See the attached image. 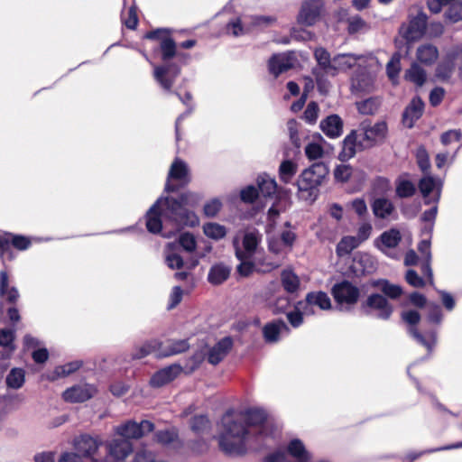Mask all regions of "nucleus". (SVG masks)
Listing matches in <instances>:
<instances>
[{"label":"nucleus","instance_id":"nucleus-23","mask_svg":"<svg viewBox=\"0 0 462 462\" xmlns=\"http://www.w3.org/2000/svg\"><path fill=\"white\" fill-rule=\"evenodd\" d=\"M107 453L116 460H124L132 451L133 445L128 439H113L106 444Z\"/></svg>","mask_w":462,"mask_h":462},{"label":"nucleus","instance_id":"nucleus-44","mask_svg":"<svg viewBox=\"0 0 462 462\" xmlns=\"http://www.w3.org/2000/svg\"><path fill=\"white\" fill-rule=\"evenodd\" d=\"M405 77L419 87H421L426 81L425 70L416 63H413L406 71Z\"/></svg>","mask_w":462,"mask_h":462},{"label":"nucleus","instance_id":"nucleus-58","mask_svg":"<svg viewBox=\"0 0 462 462\" xmlns=\"http://www.w3.org/2000/svg\"><path fill=\"white\" fill-rule=\"evenodd\" d=\"M405 281L414 288H423L426 285L425 281L413 269H409L405 273Z\"/></svg>","mask_w":462,"mask_h":462},{"label":"nucleus","instance_id":"nucleus-59","mask_svg":"<svg viewBox=\"0 0 462 462\" xmlns=\"http://www.w3.org/2000/svg\"><path fill=\"white\" fill-rule=\"evenodd\" d=\"M324 151L320 144L317 143H310L305 147V154L310 161L319 159L323 156Z\"/></svg>","mask_w":462,"mask_h":462},{"label":"nucleus","instance_id":"nucleus-28","mask_svg":"<svg viewBox=\"0 0 462 462\" xmlns=\"http://www.w3.org/2000/svg\"><path fill=\"white\" fill-rule=\"evenodd\" d=\"M371 208L375 217L385 219L395 210L393 203L384 197L374 199L371 203Z\"/></svg>","mask_w":462,"mask_h":462},{"label":"nucleus","instance_id":"nucleus-36","mask_svg":"<svg viewBox=\"0 0 462 462\" xmlns=\"http://www.w3.org/2000/svg\"><path fill=\"white\" fill-rule=\"evenodd\" d=\"M25 383V371L23 368L14 367L10 370L5 378L7 388L18 390Z\"/></svg>","mask_w":462,"mask_h":462},{"label":"nucleus","instance_id":"nucleus-16","mask_svg":"<svg viewBox=\"0 0 462 462\" xmlns=\"http://www.w3.org/2000/svg\"><path fill=\"white\" fill-rule=\"evenodd\" d=\"M233 347V339L231 337H225L210 347L207 353V361L217 365L222 362Z\"/></svg>","mask_w":462,"mask_h":462},{"label":"nucleus","instance_id":"nucleus-15","mask_svg":"<svg viewBox=\"0 0 462 462\" xmlns=\"http://www.w3.org/2000/svg\"><path fill=\"white\" fill-rule=\"evenodd\" d=\"M322 6V0H306L298 15V23L306 26L315 24L319 18Z\"/></svg>","mask_w":462,"mask_h":462},{"label":"nucleus","instance_id":"nucleus-34","mask_svg":"<svg viewBox=\"0 0 462 462\" xmlns=\"http://www.w3.org/2000/svg\"><path fill=\"white\" fill-rule=\"evenodd\" d=\"M162 346L163 343L158 339L148 340L135 348V351L132 354V357L133 359H142L152 353L156 352L158 354Z\"/></svg>","mask_w":462,"mask_h":462},{"label":"nucleus","instance_id":"nucleus-31","mask_svg":"<svg viewBox=\"0 0 462 462\" xmlns=\"http://www.w3.org/2000/svg\"><path fill=\"white\" fill-rule=\"evenodd\" d=\"M230 268L223 263L211 266L208 274V281L213 285H219L226 282L230 275Z\"/></svg>","mask_w":462,"mask_h":462},{"label":"nucleus","instance_id":"nucleus-55","mask_svg":"<svg viewBox=\"0 0 462 462\" xmlns=\"http://www.w3.org/2000/svg\"><path fill=\"white\" fill-rule=\"evenodd\" d=\"M154 436L156 441L162 445L171 444L174 442L178 438L177 432L172 430H158Z\"/></svg>","mask_w":462,"mask_h":462},{"label":"nucleus","instance_id":"nucleus-50","mask_svg":"<svg viewBox=\"0 0 462 462\" xmlns=\"http://www.w3.org/2000/svg\"><path fill=\"white\" fill-rule=\"evenodd\" d=\"M353 174V168L348 164L337 165L334 170V178L337 181L347 182Z\"/></svg>","mask_w":462,"mask_h":462},{"label":"nucleus","instance_id":"nucleus-54","mask_svg":"<svg viewBox=\"0 0 462 462\" xmlns=\"http://www.w3.org/2000/svg\"><path fill=\"white\" fill-rule=\"evenodd\" d=\"M179 244L185 251L189 253L195 251L197 246L195 236L189 232L180 234L179 237Z\"/></svg>","mask_w":462,"mask_h":462},{"label":"nucleus","instance_id":"nucleus-4","mask_svg":"<svg viewBox=\"0 0 462 462\" xmlns=\"http://www.w3.org/2000/svg\"><path fill=\"white\" fill-rule=\"evenodd\" d=\"M372 286L379 288L383 294L372 293L360 305L363 313L369 315L372 311H376V316L380 319L387 320L393 312V305L388 301L398 300L403 293L402 286L391 283L386 279H378L372 282Z\"/></svg>","mask_w":462,"mask_h":462},{"label":"nucleus","instance_id":"nucleus-5","mask_svg":"<svg viewBox=\"0 0 462 462\" xmlns=\"http://www.w3.org/2000/svg\"><path fill=\"white\" fill-rule=\"evenodd\" d=\"M329 171L325 162H315L302 171L296 180L298 197L308 202H314L319 195V187Z\"/></svg>","mask_w":462,"mask_h":462},{"label":"nucleus","instance_id":"nucleus-26","mask_svg":"<svg viewBox=\"0 0 462 462\" xmlns=\"http://www.w3.org/2000/svg\"><path fill=\"white\" fill-rule=\"evenodd\" d=\"M402 240L401 233L396 228H391L388 231L383 232L378 238L375 239L374 245L375 246L381 250L383 251V248H395L398 246Z\"/></svg>","mask_w":462,"mask_h":462},{"label":"nucleus","instance_id":"nucleus-42","mask_svg":"<svg viewBox=\"0 0 462 462\" xmlns=\"http://www.w3.org/2000/svg\"><path fill=\"white\" fill-rule=\"evenodd\" d=\"M203 233L206 236L213 240H220L226 236V227L216 222H208L203 226Z\"/></svg>","mask_w":462,"mask_h":462},{"label":"nucleus","instance_id":"nucleus-7","mask_svg":"<svg viewBox=\"0 0 462 462\" xmlns=\"http://www.w3.org/2000/svg\"><path fill=\"white\" fill-rule=\"evenodd\" d=\"M356 131L359 140V151H365L384 142L388 134V125L385 121L377 122L374 125L364 121Z\"/></svg>","mask_w":462,"mask_h":462},{"label":"nucleus","instance_id":"nucleus-3","mask_svg":"<svg viewBox=\"0 0 462 462\" xmlns=\"http://www.w3.org/2000/svg\"><path fill=\"white\" fill-rule=\"evenodd\" d=\"M171 34L172 31L168 28H157L144 34V39L157 42V46L153 48V54L161 60L162 64L153 66L152 77L166 93L172 92L182 66L188 64L190 60L189 53L177 50V43Z\"/></svg>","mask_w":462,"mask_h":462},{"label":"nucleus","instance_id":"nucleus-53","mask_svg":"<svg viewBox=\"0 0 462 462\" xmlns=\"http://www.w3.org/2000/svg\"><path fill=\"white\" fill-rule=\"evenodd\" d=\"M122 19H123L124 25L127 29H130V30L136 29L138 23H139V18H138V14H137V6L135 5H131L127 11L126 17H123Z\"/></svg>","mask_w":462,"mask_h":462},{"label":"nucleus","instance_id":"nucleus-2","mask_svg":"<svg viewBox=\"0 0 462 462\" xmlns=\"http://www.w3.org/2000/svg\"><path fill=\"white\" fill-rule=\"evenodd\" d=\"M268 413L257 407L247 408L236 413L232 409L221 418V430L217 437L219 449L228 457H243L247 451V440L271 435L268 430Z\"/></svg>","mask_w":462,"mask_h":462},{"label":"nucleus","instance_id":"nucleus-33","mask_svg":"<svg viewBox=\"0 0 462 462\" xmlns=\"http://www.w3.org/2000/svg\"><path fill=\"white\" fill-rule=\"evenodd\" d=\"M256 183L259 195L261 194L263 198H273L276 194L277 183L270 176L266 174L259 175Z\"/></svg>","mask_w":462,"mask_h":462},{"label":"nucleus","instance_id":"nucleus-11","mask_svg":"<svg viewBox=\"0 0 462 462\" xmlns=\"http://www.w3.org/2000/svg\"><path fill=\"white\" fill-rule=\"evenodd\" d=\"M331 295L338 305L353 306L356 304L360 297V290L348 280H342L335 283L331 288Z\"/></svg>","mask_w":462,"mask_h":462},{"label":"nucleus","instance_id":"nucleus-20","mask_svg":"<svg viewBox=\"0 0 462 462\" xmlns=\"http://www.w3.org/2000/svg\"><path fill=\"white\" fill-rule=\"evenodd\" d=\"M75 448L79 453L80 457H90L92 461L98 462V459L94 457L99 443L97 439L89 435H81L75 440Z\"/></svg>","mask_w":462,"mask_h":462},{"label":"nucleus","instance_id":"nucleus-27","mask_svg":"<svg viewBox=\"0 0 462 462\" xmlns=\"http://www.w3.org/2000/svg\"><path fill=\"white\" fill-rule=\"evenodd\" d=\"M282 329L289 330V328L282 319H276L266 323L263 328V336L266 343H275L280 339Z\"/></svg>","mask_w":462,"mask_h":462},{"label":"nucleus","instance_id":"nucleus-32","mask_svg":"<svg viewBox=\"0 0 462 462\" xmlns=\"http://www.w3.org/2000/svg\"><path fill=\"white\" fill-rule=\"evenodd\" d=\"M439 57V51L436 46L427 43L420 45L416 51L417 60L425 65L433 64Z\"/></svg>","mask_w":462,"mask_h":462},{"label":"nucleus","instance_id":"nucleus-1","mask_svg":"<svg viewBox=\"0 0 462 462\" xmlns=\"http://www.w3.org/2000/svg\"><path fill=\"white\" fill-rule=\"evenodd\" d=\"M200 199L199 194L189 190L181 192L177 198H159L144 216L147 231L170 238L185 227L199 226V217L189 208L197 207Z\"/></svg>","mask_w":462,"mask_h":462},{"label":"nucleus","instance_id":"nucleus-47","mask_svg":"<svg viewBox=\"0 0 462 462\" xmlns=\"http://www.w3.org/2000/svg\"><path fill=\"white\" fill-rule=\"evenodd\" d=\"M445 19L451 23L462 21V1H456L450 4L445 12Z\"/></svg>","mask_w":462,"mask_h":462},{"label":"nucleus","instance_id":"nucleus-30","mask_svg":"<svg viewBox=\"0 0 462 462\" xmlns=\"http://www.w3.org/2000/svg\"><path fill=\"white\" fill-rule=\"evenodd\" d=\"M189 348L188 339H169L167 340V346L161 347V351L157 354V357H167L178 355L187 351Z\"/></svg>","mask_w":462,"mask_h":462},{"label":"nucleus","instance_id":"nucleus-52","mask_svg":"<svg viewBox=\"0 0 462 462\" xmlns=\"http://www.w3.org/2000/svg\"><path fill=\"white\" fill-rule=\"evenodd\" d=\"M82 366L81 361H73L55 368L54 373L59 377H64L76 372Z\"/></svg>","mask_w":462,"mask_h":462},{"label":"nucleus","instance_id":"nucleus-62","mask_svg":"<svg viewBox=\"0 0 462 462\" xmlns=\"http://www.w3.org/2000/svg\"><path fill=\"white\" fill-rule=\"evenodd\" d=\"M418 186L422 196L428 197L434 189V179L431 176L423 177L420 180Z\"/></svg>","mask_w":462,"mask_h":462},{"label":"nucleus","instance_id":"nucleus-22","mask_svg":"<svg viewBox=\"0 0 462 462\" xmlns=\"http://www.w3.org/2000/svg\"><path fill=\"white\" fill-rule=\"evenodd\" d=\"M356 151H359V140L357 131L352 130L342 142V150L338 154V160L346 162L353 158Z\"/></svg>","mask_w":462,"mask_h":462},{"label":"nucleus","instance_id":"nucleus-21","mask_svg":"<svg viewBox=\"0 0 462 462\" xmlns=\"http://www.w3.org/2000/svg\"><path fill=\"white\" fill-rule=\"evenodd\" d=\"M314 58L317 61V66L312 69L320 71H328L331 77H336L338 74L337 67L332 63L330 53L323 47L316 48L314 51Z\"/></svg>","mask_w":462,"mask_h":462},{"label":"nucleus","instance_id":"nucleus-25","mask_svg":"<svg viewBox=\"0 0 462 462\" xmlns=\"http://www.w3.org/2000/svg\"><path fill=\"white\" fill-rule=\"evenodd\" d=\"M320 129L329 138L339 137L343 133V120L336 114L330 115L320 122Z\"/></svg>","mask_w":462,"mask_h":462},{"label":"nucleus","instance_id":"nucleus-49","mask_svg":"<svg viewBox=\"0 0 462 462\" xmlns=\"http://www.w3.org/2000/svg\"><path fill=\"white\" fill-rule=\"evenodd\" d=\"M259 196V190L254 185H248L240 191V199L245 204L254 203Z\"/></svg>","mask_w":462,"mask_h":462},{"label":"nucleus","instance_id":"nucleus-41","mask_svg":"<svg viewBox=\"0 0 462 462\" xmlns=\"http://www.w3.org/2000/svg\"><path fill=\"white\" fill-rule=\"evenodd\" d=\"M282 285L288 293H294L300 288V279L292 271L284 270L281 274Z\"/></svg>","mask_w":462,"mask_h":462},{"label":"nucleus","instance_id":"nucleus-13","mask_svg":"<svg viewBox=\"0 0 462 462\" xmlns=\"http://www.w3.org/2000/svg\"><path fill=\"white\" fill-rule=\"evenodd\" d=\"M261 242V237L256 232H247L243 237V247L241 250L237 239L233 242L235 247V254L238 260L250 259L255 254L257 246Z\"/></svg>","mask_w":462,"mask_h":462},{"label":"nucleus","instance_id":"nucleus-40","mask_svg":"<svg viewBox=\"0 0 462 462\" xmlns=\"http://www.w3.org/2000/svg\"><path fill=\"white\" fill-rule=\"evenodd\" d=\"M360 245L358 241L353 236H343L337 243L336 253L339 257L346 256Z\"/></svg>","mask_w":462,"mask_h":462},{"label":"nucleus","instance_id":"nucleus-17","mask_svg":"<svg viewBox=\"0 0 462 462\" xmlns=\"http://www.w3.org/2000/svg\"><path fill=\"white\" fill-rule=\"evenodd\" d=\"M181 372L182 367L180 365H171L155 372L150 379V384L152 387H162L176 379Z\"/></svg>","mask_w":462,"mask_h":462},{"label":"nucleus","instance_id":"nucleus-56","mask_svg":"<svg viewBox=\"0 0 462 462\" xmlns=\"http://www.w3.org/2000/svg\"><path fill=\"white\" fill-rule=\"evenodd\" d=\"M319 105L315 101L310 102L304 111V120L310 124H315L319 116Z\"/></svg>","mask_w":462,"mask_h":462},{"label":"nucleus","instance_id":"nucleus-60","mask_svg":"<svg viewBox=\"0 0 462 462\" xmlns=\"http://www.w3.org/2000/svg\"><path fill=\"white\" fill-rule=\"evenodd\" d=\"M165 262L167 266L171 269H181L184 267L183 258L177 253H169L166 254Z\"/></svg>","mask_w":462,"mask_h":462},{"label":"nucleus","instance_id":"nucleus-14","mask_svg":"<svg viewBox=\"0 0 462 462\" xmlns=\"http://www.w3.org/2000/svg\"><path fill=\"white\" fill-rule=\"evenodd\" d=\"M427 25L428 16L423 11H420L415 16L410 18L409 25L402 36L408 42L418 41L425 34Z\"/></svg>","mask_w":462,"mask_h":462},{"label":"nucleus","instance_id":"nucleus-24","mask_svg":"<svg viewBox=\"0 0 462 462\" xmlns=\"http://www.w3.org/2000/svg\"><path fill=\"white\" fill-rule=\"evenodd\" d=\"M293 68L292 59L289 55L273 54L268 61L269 72L278 78Z\"/></svg>","mask_w":462,"mask_h":462},{"label":"nucleus","instance_id":"nucleus-37","mask_svg":"<svg viewBox=\"0 0 462 462\" xmlns=\"http://www.w3.org/2000/svg\"><path fill=\"white\" fill-rule=\"evenodd\" d=\"M416 193L415 184L409 180L398 178L395 181V194L399 199L411 198Z\"/></svg>","mask_w":462,"mask_h":462},{"label":"nucleus","instance_id":"nucleus-19","mask_svg":"<svg viewBox=\"0 0 462 462\" xmlns=\"http://www.w3.org/2000/svg\"><path fill=\"white\" fill-rule=\"evenodd\" d=\"M94 392V388L88 384L74 385L67 389L62 393V397L68 402H83L89 400L93 396Z\"/></svg>","mask_w":462,"mask_h":462},{"label":"nucleus","instance_id":"nucleus-8","mask_svg":"<svg viewBox=\"0 0 462 462\" xmlns=\"http://www.w3.org/2000/svg\"><path fill=\"white\" fill-rule=\"evenodd\" d=\"M32 246V240L29 236L4 232L0 234V261L4 265L6 262H12L16 254L14 249L17 251H25Z\"/></svg>","mask_w":462,"mask_h":462},{"label":"nucleus","instance_id":"nucleus-35","mask_svg":"<svg viewBox=\"0 0 462 462\" xmlns=\"http://www.w3.org/2000/svg\"><path fill=\"white\" fill-rule=\"evenodd\" d=\"M305 300L307 304L318 306L324 310L331 309V300L328 294L322 291L309 292L306 295Z\"/></svg>","mask_w":462,"mask_h":462},{"label":"nucleus","instance_id":"nucleus-12","mask_svg":"<svg viewBox=\"0 0 462 462\" xmlns=\"http://www.w3.org/2000/svg\"><path fill=\"white\" fill-rule=\"evenodd\" d=\"M154 424L147 420H143L140 423L134 420H128L117 427L116 432L125 439H138L144 435L153 431Z\"/></svg>","mask_w":462,"mask_h":462},{"label":"nucleus","instance_id":"nucleus-43","mask_svg":"<svg viewBox=\"0 0 462 462\" xmlns=\"http://www.w3.org/2000/svg\"><path fill=\"white\" fill-rule=\"evenodd\" d=\"M359 57L352 53H342L334 56L333 62L339 69H348L353 68Z\"/></svg>","mask_w":462,"mask_h":462},{"label":"nucleus","instance_id":"nucleus-38","mask_svg":"<svg viewBox=\"0 0 462 462\" xmlns=\"http://www.w3.org/2000/svg\"><path fill=\"white\" fill-rule=\"evenodd\" d=\"M381 104H382V102L379 97H368L365 100L356 102V106L357 111L360 114L365 115V116H372V115H374L378 111Z\"/></svg>","mask_w":462,"mask_h":462},{"label":"nucleus","instance_id":"nucleus-18","mask_svg":"<svg viewBox=\"0 0 462 462\" xmlns=\"http://www.w3.org/2000/svg\"><path fill=\"white\" fill-rule=\"evenodd\" d=\"M423 111L424 103L421 98L420 97H413L402 113V124L408 128H412L416 121L422 116Z\"/></svg>","mask_w":462,"mask_h":462},{"label":"nucleus","instance_id":"nucleus-39","mask_svg":"<svg viewBox=\"0 0 462 462\" xmlns=\"http://www.w3.org/2000/svg\"><path fill=\"white\" fill-rule=\"evenodd\" d=\"M298 170V165L291 160H284L279 167V178L282 182L288 184L291 181Z\"/></svg>","mask_w":462,"mask_h":462},{"label":"nucleus","instance_id":"nucleus-51","mask_svg":"<svg viewBox=\"0 0 462 462\" xmlns=\"http://www.w3.org/2000/svg\"><path fill=\"white\" fill-rule=\"evenodd\" d=\"M416 161H417L418 167L420 169V171L423 173L429 172V171L430 169V162L429 153H428L427 150L425 149V147L420 146L417 150Z\"/></svg>","mask_w":462,"mask_h":462},{"label":"nucleus","instance_id":"nucleus-6","mask_svg":"<svg viewBox=\"0 0 462 462\" xmlns=\"http://www.w3.org/2000/svg\"><path fill=\"white\" fill-rule=\"evenodd\" d=\"M311 453L300 439H291L285 448H276L267 454L263 462H310Z\"/></svg>","mask_w":462,"mask_h":462},{"label":"nucleus","instance_id":"nucleus-10","mask_svg":"<svg viewBox=\"0 0 462 462\" xmlns=\"http://www.w3.org/2000/svg\"><path fill=\"white\" fill-rule=\"evenodd\" d=\"M19 292L15 287H9V275L6 270L0 271V297L13 305L7 310L9 320L14 324L21 319L18 309L14 306L19 299Z\"/></svg>","mask_w":462,"mask_h":462},{"label":"nucleus","instance_id":"nucleus-48","mask_svg":"<svg viewBox=\"0 0 462 462\" xmlns=\"http://www.w3.org/2000/svg\"><path fill=\"white\" fill-rule=\"evenodd\" d=\"M401 71V59L398 53H394L386 64V73L388 78L393 81L399 77Z\"/></svg>","mask_w":462,"mask_h":462},{"label":"nucleus","instance_id":"nucleus-64","mask_svg":"<svg viewBox=\"0 0 462 462\" xmlns=\"http://www.w3.org/2000/svg\"><path fill=\"white\" fill-rule=\"evenodd\" d=\"M205 358V356L201 352H196L192 355L185 365L188 373H192L198 369Z\"/></svg>","mask_w":462,"mask_h":462},{"label":"nucleus","instance_id":"nucleus-46","mask_svg":"<svg viewBox=\"0 0 462 462\" xmlns=\"http://www.w3.org/2000/svg\"><path fill=\"white\" fill-rule=\"evenodd\" d=\"M210 428V420L207 415H195L190 419V429L196 434L204 433Z\"/></svg>","mask_w":462,"mask_h":462},{"label":"nucleus","instance_id":"nucleus-29","mask_svg":"<svg viewBox=\"0 0 462 462\" xmlns=\"http://www.w3.org/2000/svg\"><path fill=\"white\" fill-rule=\"evenodd\" d=\"M14 330L4 328L0 330V346L4 349L0 352V359L8 360L15 350Z\"/></svg>","mask_w":462,"mask_h":462},{"label":"nucleus","instance_id":"nucleus-57","mask_svg":"<svg viewBox=\"0 0 462 462\" xmlns=\"http://www.w3.org/2000/svg\"><path fill=\"white\" fill-rule=\"evenodd\" d=\"M221 208V201L217 199H213L204 205L203 213L208 217H214L220 211Z\"/></svg>","mask_w":462,"mask_h":462},{"label":"nucleus","instance_id":"nucleus-45","mask_svg":"<svg viewBox=\"0 0 462 462\" xmlns=\"http://www.w3.org/2000/svg\"><path fill=\"white\" fill-rule=\"evenodd\" d=\"M312 75L315 78L318 90L322 95H327L329 91L330 82L328 79L329 75L328 71H320L318 69L311 70Z\"/></svg>","mask_w":462,"mask_h":462},{"label":"nucleus","instance_id":"nucleus-9","mask_svg":"<svg viewBox=\"0 0 462 462\" xmlns=\"http://www.w3.org/2000/svg\"><path fill=\"white\" fill-rule=\"evenodd\" d=\"M190 182L188 165L180 158H176L170 168L164 190L168 193L177 192Z\"/></svg>","mask_w":462,"mask_h":462},{"label":"nucleus","instance_id":"nucleus-63","mask_svg":"<svg viewBox=\"0 0 462 462\" xmlns=\"http://www.w3.org/2000/svg\"><path fill=\"white\" fill-rule=\"evenodd\" d=\"M442 310L438 304L429 305L427 319L430 323L439 324L442 320Z\"/></svg>","mask_w":462,"mask_h":462},{"label":"nucleus","instance_id":"nucleus-61","mask_svg":"<svg viewBox=\"0 0 462 462\" xmlns=\"http://www.w3.org/2000/svg\"><path fill=\"white\" fill-rule=\"evenodd\" d=\"M462 138V132L460 129L457 130H448L444 132L440 135V142L443 145H448L453 141L459 142Z\"/></svg>","mask_w":462,"mask_h":462}]
</instances>
